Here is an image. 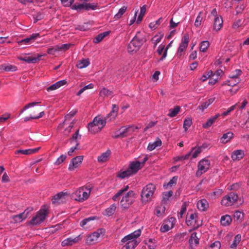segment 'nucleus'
I'll use <instances>...</instances> for the list:
<instances>
[{
	"mask_svg": "<svg viewBox=\"0 0 249 249\" xmlns=\"http://www.w3.org/2000/svg\"><path fill=\"white\" fill-rule=\"evenodd\" d=\"M119 107L115 105H113L111 112L105 118L98 116L95 117L93 121L88 124V127L89 131L94 134L100 132L105 126L107 122L114 120L117 116Z\"/></svg>",
	"mask_w": 249,
	"mask_h": 249,
	"instance_id": "obj_1",
	"label": "nucleus"
},
{
	"mask_svg": "<svg viewBox=\"0 0 249 249\" xmlns=\"http://www.w3.org/2000/svg\"><path fill=\"white\" fill-rule=\"evenodd\" d=\"M47 211L45 209H41L38 211L35 216L33 217L30 223L33 225H37L43 222L47 216Z\"/></svg>",
	"mask_w": 249,
	"mask_h": 249,
	"instance_id": "obj_10",
	"label": "nucleus"
},
{
	"mask_svg": "<svg viewBox=\"0 0 249 249\" xmlns=\"http://www.w3.org/2000/svg\"><path fill=\"white\" fill-rule=\"evenodd\" d=\"M179 110L180 107L178 106H176L174 108H171L169 110V113L168 115L170 117H174L178 114V113L179 111Z\"/></svg>",
	"mask_w": 249,
	"mask_h": 249,
	"instance_id": "obj_41",
	"label": "nucleus"
},
{
	"mask_svg": "<svg viewBox=\"0 0 249 249\" xmlns=\"http://www.w3.org/2000/svg\"><path fill=\"white\" fill-rule=\"evenodd\" d=\"M178 180L177 177H174L171 179L166 184H164L163 187L165 189H167L168 187H171L173 185L176 184Z\"/></svg>",
	"mask_w": 249,
	"mask_h": 249,
	"instance_id": "obj_50",
	"label": "nucleus"
},
{
	"mask_svg": "<svg viewBox=\"0 0 249 249\" xmlns=\"http://www.w3.org/2000/svg\"><path fill=\"white\" fill-rule=\"evenodd\" d=\"M83 160V157L82 156H77L73 158L69 164V170L70 171H74L81 164Z\"/></svg>",
	"mask_w": 249,
	"mask_h": 249,
	"instance_id": "obj_15",
	"label": "nucleus"
},
{
	"mask_svg": "<svg viewBox=\"0 0 249 249\" xmlns=\"http://www.w3.org/2000/svg\"><path fill=\"white\" fill-rule=\"evenodd\" d=\"M197 208L201 211H206L209 207V203L206 199L199 200L197 203Z\"/></svg>",
	"mask_w": 249,
	"mask_h": 249,
	"instance_id": "obj_27",
	"label": "nucleus"
},
{
	"mask_svg": "<svg viewBox=\"0 0 249 249\" xmlns=\"http://www.w3.org/2000/svg\"><path fill=\"white\" fill-rule=\"evenodd\" d=\"M144 42V38L140 32H138L128 46L129 52H136L142 45Z\"/></svg>",
	"mask_w": 249,
	"mask_h": 249,
	"instance_id": "obj_4",
	"label": "nucleus"
},
{
	"mask_svg": "<svg viewBox=\"0 0 249 249\" xmlns=\"http://www.w3.org/2000/svg\"><path fill=\"white\" fill-rule=\"evenodd\" d=\"M40 147H38L33 149H28L24 150L19 149L16 151L15 154H21L26 155H30L37 152L38 150L40 149Z\"/></svg>",
	"mask_w": 249,
	"mask_h": 249,
	"instance_id": "obj_25",
	"label": "nucleus"
},
{
	"mask_svg": "<svg viewBox=\"0 0 249 249\" xmlns=\"http://www.w3.org/2000/svg\"><path fill=\"white\" fill-rule=\"evenodd\" d=\"M223 26V20L221 16L214 18L213 30L216 32L220 30Z\"/></svg>",
	"mask_w": 249,
	"mask_h": 249,
	"instance_id": "obj_26",
	"label": "nucleus"
},
{
	"mask_svg": "<svg viewBox=\"0 0 249 249\" xmlns=\"http://www.w3.org/2000/svg\"><path fill=\"white\" fill-rule=\"evenodd\" d=\"M173 194V192L172 191L163 193L162 201L164 202H166L169 198L172 196Z\"/></svg>",
	"mask_w": 249,
	"mask_h": 249,
	"instance_id": "obj_52",
	"label": "nucleus"
},
{
	"mask_svg": "<svg viewBox=\"0 0 249 249\" xmlns=\"http://www.w3.org/2000/svg\"><path fill=\"white\" fill-rule=\"evenodd\" d=\"M213 75V71H208L207 73L206 74H203L202 76L200 78V80L202 82H204L206 81L208 78H209Z\"/></svg>",
	"mask_w": 249,
	"mask_h": 249,
	"instance_id": "obj_55",
	"label": "nucleus"
},
{
	"mask_svg": "<svg viewBox=\"0 0 249 249\" xmlns=\"http://www.w3.org/2000/svg\"><path fill=\"white\" fill-rule=\"evenodd\" d=\"M233 134L231 132H228L223 135L221 138V142L222 143H226L229 142L233 137Z\"/></svg>",
	"mask_w": 249,
	"mask_h": 249,
	"instance_id": "obj_34",
	"label": "nucleus"
},
{
	"mask_svg": "<svg viewBox=\"0 0 249 249\" xmlns=\"http://www.w3.org/2000/svg\"><path fill=\"white\" fill-rule=\"evenodd\" d=\"M129 189V186L126 185L120 189L113 197L112 199L116 201L118 198L123 196L120 201V205L124 209H126L132 204L134 196V193L133 191H129L125 193Z\"/></svg>",
	"mask_w": 249,
	"mask_h": 249,
	"instance_id": "obj_2",
	"label": "nucleus"
},
{
	"mask_svg": "<svg viewBox=\"0 0 249 249\" xmlns=\"http://www.w3.org/2000/svg\"><path fill=\"white\" fill-rule=\"evenodd\" d=\"M197 216L196 213H192L189 215L186 219V223L188 226H191L193 229H196L200 226V223L197 219Z\"/></svg>",
	"mask_w": 249,
	"mask_h": 249,
	"instance_id": "obj_13",
	"label": "nucleus"
},
{
	"mask_svg": "<svg viewBox=\"0 0 249 249\" xmlns=\"http://www.w3.org/2000/svg\"><path fill=\"white\" fill-rule=\"evenodd\" d=\"M101 234V230H98L97 231L94 232L87 237L86 239V243L89 245L94 244L98 241V239Z\"/></svg>",
	"mask_w": 249,
	"mask_h": 249,
	"instance_id": "obj_17",
	"label": "nucleus"
},
{
	"mask_svg": "<svg viewBox=\"0 0 249 249\" xmlns=\"http://www.w3.org/2000/svg\"><path fill=\"white\" fill-rule=\"evenodd\" d=\"M232 219L230 215L226 214L222 216L220 219V223L221 225L224 226H229L231 223Z\"/></svg>",
	"mask_w": 249,
	"mask_h": 249,
	"instance_id": "obj_33",
	"label": "nucleus"
},
{
	"mask_svg": "<svg viewBox=\"0 0 249 249\" xmlns=\"http://www.w3.org/2000/svg\"><path fill=\"white\" fill-rule=\"evenodd\" d=\"M81 136L79 134V130H77L76 132L72 135V138L70 139L71 142H72V141H75L77 142V140L78 139H80Z\"/></svg>",
	"mask_w": 249,
	"mask_h": 249,
	"instance_id": "obj_57",
	"label": "nucleus"
},
{
	"mask_svg": "<svg viewBox=\"0 0 249 249\" xmlns=\"http://www.w3.org/2000/svg\"><path fill=\"white\" fill-rule=\"evenodd\" d=\"M162 37V35H157L153 37L152 41V42L154 44L155 46H156L157 44L160 41Z\"/></svg>",
	"mask_w": 249,
	"mask_h": 249,
	"instance_id": "obj_53",
	"label": "nucleus"
},
{
	"mask_svg": "<svg viewBox=\"0 0 249 249\" xmlns=\"http://www.w3.org/2000/svg\"><path fill=\"white\" fill-rule=\"evenodd\" d=\"M43 55H44V54H38L36 57L27 56H19L18 58L20 60L29 63H34L40 60V57Z\"/></svg>",
	"mask_w": 249,
	"mask_h": 249,
	"instance_id": "obj_20",
	"label": "nucleus"
},
{
	"mask_svg": "<svg viewBox=\"0 0 249 249\" xmlns=\"http://www.w3.org/2000/svg\"><path fill=\"white\" fill-rule=\"evenodd\" d=\"M111 155V151L110 150H107L105 152L101 154L98 157L97 161L100 163H104L107 161Z\"/></svg>",
	"mask_w": 249,
	"mask_h": 249,
	"instance_id": "obj_23",
	"label": "nucleus"
},
{
	"mask_svg": "<svg viewBox=\"0 0 249 249\" xmlns=\"http://www.w3.org/2000/svg\"><path fill=\"white\" fill-rule=\"evenodd\" d=\"M189 42V36L187 34H185L182 37L181 43L179 44V47L186 50L187 47H188Z\"/></svg>",
	"mask_w": 249,
	"mask_h": 249,
	"instance_id": "obj_30",
	"label": "nucleus"
},
{
	"mask_svg": "<svg viewBox=\"0 0 249 249\" xmlns=\"http://www.w3.org/2000/svg\"><path fill=\"white\" fill-rule=\"evenodd\" d=\"M245 156L244 151L242 150H236L232 152L231 157L233 160L237 161L241 160Z\"/></svg>",
	"mask_w": 249,
	"mask_h": 249,
	"instance_id": "obj_21",
	"label": "nucleus"
},
{
	"mask_svg": "<svg viewBox=\"0 0 249 249\" xmlns=\"http://www.w3.org/2000/svg\"><path fill=\"white\" fill-rule=\"evenodd\" d=\"M71 197L75 200L82 202L88 199V194L84 191V187L79 188L71 195Z\"/></svg>",
	"mask_w": 249,
	"mask_h": 249,
	"instance_id": "obj_8",
	"label": "nucleus"
},
{
	"mask_svg": "<svg viewBox=\"0 0 249 249\" xmlns=\"http://www.w3.org/2000/svg\"><path fill=\"white\" fill-rule=\"evenodd\" d=\"M241 240V236L240 234L236 235L234 239L233 243L231 245V249H235Z\"/></svg>",
	"mask_w": 249,
	"mask_h": 249,
	"instance_id": "obj_43",
	"label": "nucleus"
},
{
	"mask_svg": "<svg viewBox=\"0 0 249 249\" xmlns=\"http://www.w3.org/2000/svg\"><path fill=\"white\" fill-rule=\"evenodd\" d=\"M190 152H191L192 158L194 159L197 158L198 155L202 152L200 148H199L198 147L197 148H192L191 151Z\"/></svg>",
	"mask_w": 249,
	"mask_h": 249,
	"instance_id": "obj_42",
	"label": "nucleus"
},
{
	"mask_svg": "<svg viewBox=\"0 0 249 249\" xmlns=\"http://www.w3.org/2000/svg\"><path fill=\"white\" fill-rule=\"evenodd\" d=\"M30 211L31 210L27 209L23 213L17 215H14L12 216L11 217V222L14 223H17L22 222L27 217Z\"/></svg>",
	"mask_w": 249,
	"mask_h": 249,
	"instance_id": "obj_14",
	"label": "nucleus"
},
{
	"mask_svg": "<svg viewBox=\"0 0 249 249\" xmlns=\"http://www.w3.org/2000/svg\"><path fill=\"white\" fill-rule=\"evenodd\" d=\"M242 185V182H239L237 183H235L232 185H231L230 188H229L230 190H237L240 188V187Z\"/></svg>",
	"mask_w": 249,
	"mask_h": 249,
	"instance_id": "obj_56",
	"label": "nucleus"
},
{
	"mask_svg": "<svg viewBox=\"0 0 249 249\" xmlns=\"http://www.w3.org/2000/svg\"><path fill=\"white\" fill-rule=\"evenodd\" d=\"M39 36L38 33L33 34L29 37H27L25 39H22L18 42V44L24 43L28 44L31 43L33 42L37 37Z\"/></svg>",
	"mask_w": 249,
	"mask_h": 249,
	"instance_id": "obj_28",
	"label": "nucleus"
},
{
	"mask_svg": "<svg viewBox=\"0 0 249 249\" xmlns=\"http://www.w3.org/2000/svg\"><path fill=\"white\" fill-rule=\"evenodd\" d=\"M210 45L208 41H203L201 42L200 46V51L202 52H206Z\"/></svg>",
	"mask_w": 249,
	"mask_h": 249,
	"instance_id": "obj_46",
	"label": "nucleus"
},
{
	"mask_svg": "<svg viewBox=\"0 0 249 249\" xmlns=\"http://www.w3.org/2000/svg\"><path fill=\"white\" fill-rule=\"evenodd\" d=\"M192 124V120L190 118H186L183 122V128L186 131Z\"/></svg>",
	"mask_w": 249,
	"mask_h": 249,
	"instance_id": "obj_47",
	"label": "nucleus"
},
{
	"mask_svg": "<svg viewBox=\"0 0 249 249\" xmlns=\"http://www.w3.org/2000/svg\"><path fill=\"white\" fill-rule=\"evenodd\" d=\"M173 42V41H171L168 44V45L166 46V48L164 50V51L163 52V55L161 57V58L160 59V60H163L164 58H165V57H166L167 56V50L170 47H171L172 46V43Z\"/></svg>",
	"mask_w": 249,
	"mask_h": 249,
	"instance_id": "obj_59",
	"label": "nucleus"
},
{
	"mask_svg": "<svg viewBox=\"0 0 249 249\" xmlns=\"http://www.w3.org/2000/svg\"><path fill=\"white\" fill-rule=\"evenodd\" d=\"M98 6L97 3H87L86 2L83 3H76L72 5L71 9L76 10L78 12H81L84 10L89 11L90 10H94L96 9Z\"/></svg>",
	"mask_w": 249,
	"mask_h": 249,
	"instance_id": "obj_6",
	"label": "nucleus"
},
{
	"mask_svg": "<svg viewBox=\"0 0 249 249\" xmlns=\"http://www.w3.org/2000/svg\"><path fill=\"white\" fill-rule=\"evenodd\" d=\"M129 128L130 127H126L125 126L121 127L119 129L115 132L112 137L115 138H119L120 137H124V134L128 132Z\"/></svg>",
	"mask_w": 249,
	"mask_h": 249,
	"instance_id": "obj_29",
	"label": "nucleus"
},
{
	"mask_svg": "<svg viewBox=\"0 0 249 249\" xmlns=\"http://www.w3.org/2000/svg\"><path fill=\"white\" fill-rule=\"evenodd\" d=\"M146 5H144L141 7L140 13L136 21L137 23H140L142 21L143 17L146 13Z\"/></svg>",
	"mask_w": 249,
	"mask_h": 249,
	"instance_id": "obj_38",
	"label": "nucleus"
},
{
	"mask_svg": "<svg viewBox=\"0 0 249 249\" xmlns=\"http://www.w3.org/2000/svg\"><path fill=\"white\" fill-rule=\"evenodd\" d=\"M94 219V217H90L87 218H85L83 219L82 221L80 222V226L82 227H84L85 225H86L87 223L91 220H92Z\"/></svg>",
	"mask_w": 249,
	"mask_h": 249,
	"instance_id": "obj_60",
	"label": "nucleus"
},
{
	"mask_svg": "<svg viewBox=\"0 0 249 249\" xmlns=\"http://www.w3.org/2000/svg\"><path fill=\"white\" fill-rule=\"evenodd\" d=\"M147 160V158L145 157L142 162H140L137 160L131 162L128 168L131 174L133 175L137 173L138 171L144 165Z\"/></svg>",
	"mask_w": 249,
	"mask_h": 249,
	"instance_id": "obj_11",
	"label": "nucleus"
},
{
	"mask_svg": "<svg viewBox=\"0 0 249 249\" xmlns=\"http://www.w3.org/2000/svg\"><path fill=\"white\" fill-rule=\"evenodd\" d=\"M202 14V12H200L196 19L195 22V26L196 27H198L201 25V22L203 19Z\"/></svg>",
	"mask_w": 249,
	"mask_h": 249,
	"instance_id": "obj_45",
	"label": "nucleus"
},
{
	"mask_svg": "<svg viewBox=\"0 0 249 249\" xmlns=\"http://www.w3.org/2000/svg\"><path fill=\"white\" fill-rule=\"evenodd\" d=\"M116 209V205L113 204L109 207L106 209L104 214L108 216L112 215L115 213Z\"/></svg>",
	"mask_w": 249,
	"mask_h": 249,
	"instance_id": "obj_37",
	"label": "nucleus"
},
{
	"mask_svg": "<svg viewBox=\"0 0 249 249\" xmlns=\"http://www.w3.org/2000/svg\"><path fill=\"white\" fill-rule=\"evenodd\" d=\"M162 20V18H160L158 20H157L154 22H151L149 25V28H150L151 29H152L153 30L156 29L159 26V25L160 24V23Z\"/></svg>",
	"mask_w": 249,
	"mask_h": 249,
	"instance_id": "obj_49",
	"label": "nucleus"
},
{
	"mask_svg": "<svg viewBox=\"0 0 249 249\" xmlns=\"http://www.w3.org/2000/svg\"><path fill=\"white\" fill-rule=\"evenodd\" d=\"M69 194L67 192H61L56 195H55L53 199V203H57L59 202L60 201H62L63 199H65L66 196H68Z\"/></svg>",
	"mask_w": 249,
	"mask_h": 249,
	"instance_id": "obj_22",
	"label": "nucleus"
},
{
	"mask_svg": "<svg viewBox=\"0 0 249 249\" xmlns=\"http://www.w3.org/2000/svg\"><path fill=\"white\" fill-rule=\"evenodd\" d=\"M149 249H155L156 245L155 243L153 242V239H149L148 240V242L147 243Z\"/></svg>",
	"mask_w": 249,
	"mask_h": 249,
	"instance_id": "obj_63",
	"label": "nucleus"
},
{
	"mask_svg": "<svg viewBox=\"0 0 249 249\" xmlns=\"http://www.w3.org/2000/svg\"><path fill=\"white\" fill-rule=\"evenodd\" d=\"M67 83V81L66 80H62L59 81L55 83L52 85L51 86H49L47 88V90L48 91H50L52 90H54L56 89H58V88H60L61 87L66 85Z\"/></svg>",
	"mask_w": 249,
	"mask_h": 249,
	"instance_id": "obj_24",
	"label": "nucleus"
},
{
	"mask_svg": "<svg viewBox=\"0 0 249 249\" xmlns=\"http://www.w3.org/2000/svg\"><path fill=\"white\" fill-rule=\"evenodd\" d=\"M72 46V44L71 43L57 45V49L59 52L66 51L69 50L70 48V47H71Z\"/></svg>",
	"mask_w": 249,
	"mask_h": 249,
	"instance_id": "obj_40",
	"label": "nucleus"
},
{
	"mask_svg": "<svg viewBox=\"0 0 249 249\" xmlns=\"http://www.w3.org/2000/svg\"><path fill=\"white\" fill-rule=\"evenodd\" d=\"M132 175L130 172L128 168H127L125 170H121L119 171L117 174V177L122 179L124 178H125L129 177Z\"/></svg>",
	"mask_w": 249,
	"mask_h": 249,
	"instance_id": "obj_36",
	"label": "nucleus"
},
{
	"mask_svg": "<svg viewBox=\"0 0 249 249\" xmlns=\"http://www.w3.org/2000/svg\"><path fill=\"white\" fill-rule=\"evenodd\" d=\"M236 106V104H235L233 106H232L227 111L223 112L221 114V115L222 116H225L228 115L231 111H232L235 108Z\"/></svg>",
	"mask_w": 249,
	"mask_h": 249,
	"instance_id": "obj_61",
	"label": "nucleus"
},
{
	"mask_svg": "<svg viewBox=\"0 0 249 249\" xmlns=\"http://www.w3.org/2000/svg\"><path fill=\"white\" fill-rule=\"evenodd\" d=\"M219 115V114H217L215 116L209 119L205 124H203V127L208 128L210 127L215 122Z\"/></svg>",
	"mask_w": 249,
	"mask_h": 249,
	"instance_id": "obj_32",
	"label": "nucleus"
},
{
	"mask_svg": "<svg viewBox=\"0 0 249 249\" xmlns=\"http://www.w3.org/2000/svg\"><path fill=\"white\" fill-rule=\"evenodd\" d=\"M211 161L207 158L201 160L197 164V170L196 175L197 177H200L203 174L206 173L210 168Z\"/></svg>",
	"mask_w": 249,
	"mask_h": 249,
	"instance_id": "obj_7",
	"label": "nucleus"
},
{
	"mask_svg": "<svg viewBox=\"0 0 249 249\" xmlns=\"http://www.w3.org/2000/svg\"><path fill=\"white\" fill-rule=\"evenodd\" d=\"M199 238L197 236L196 232H193L189 240V243L191 249H195L199 244Z\"/></svg>",
	"mask_w": 249,
	"mask_h": 249,
	"instance_id": "obj_19",
	"label": "nucleus"
},
{
	"mask_svg": "<svg viewBox=\"0 0 249 249\" xmlns=\"http://www.w3.org/2000/svg\"><path fill=\"white\" fill-rule=\"evenodd\" d=\"M112 91L106 88H103L100 92V95L102 97H108L112 96Z\"/></svg>",
	"mask_w": 249,
	"mask_h": 249,
	"instance_id": "obj_48",
	"label": "nucleus"
},
{
	"mask_svg": "<svg viewBox=\"0 0 249 249\" xmlns=\"http://www.w3.org/2000/svg\"><path fill=\"white\" fill-rule=\"evenodd\" d=\"M127 7L126 6H123L121 8L118 13L115 15L114 18L115 19H118L120 18L122 16L124 15V14L126 10Z\"/></svg>",
	"mask_w": 249,
	"mask_h": 249,
	"instance_id": "obj_44",
	"label": "nucleus"
},
{
	"mask_svg": "<svg viewBox=\"0 0 249 249\" xmlns=\"http://www.w3.org/2000/svg\"><path fill=\"white\" fill-rule=\"evenodd\" d=\"M241 73V71L239 69H236L233 72L231 73L229 77L231 79H234V83H229L228 86L233 87L238 84L240 81V79L239 77V76L240 75Z\"/></svg>",
	"mask_w": 249,
	"mask_h": 249,
	"instance_id": "obj_18",
	"label": "nucleus"
},
{
	"mask_svg": "<svg viewBox=\"0 0 249 249\" xmlns=\"http://www.w3.org/2000/svg\"><path fill=\"white\" fill-rule=\"evenodd\" d=\"M141 234V230L138 229L133 232H132L128 235L124 236L122 240V243H125V245L129 246L132 249L135 248L139 244L140 241L137 240L138 237Z\"/></svg>",
	"mask_w": 249,
	"mask_h": 249,
	"instance_id": "obj_3",
	"label": "nucleus"
},
{
	"mask_svg": "<svg viewBox=\"0 0 249 249\" xmlns=\"http://www.w3.org/2000/svg\"><path fill=\"white\" fill-rule=\"evenodd\" d=\"M161 145V141L160 138H157L155 142L149 143L147 146V149L149 151H152L156 147L160 146Z\"/></svg>",
	"mask_w": 249,
	"mask_h": 249,
	"instance_id": "obj_31",
	"label": "nucleus"
},
{
	"mask_svg": "<svg viewBox=\"0 0 249 249\" xmlns=\"http://www.w3.org/2000/svg\"><path fill=\"white\" fill-rule=\"evenodd\" d=\"M0 69L6 71H16L18 69L16 66L11 65H1L0 66Z\"/></svg>",
	"mask_w": 249,
	"mask_h": 249,
	"instance_id": "obj_35",
	"label": "nucleus"
},
{
	"mask_svg": "<svg viewBox=\"0 0 249 249\" xmlns=\"http://www.w3.org/2000/svg\"><path fill=\"white\" fill-rule=\"evenodd\" d=\"M221 244L219 241H216L211 245L210 249H219Z\"/></svg>",
	"mask_w": 249,
	"mask_h": 249,
	"instance_id": "obj_64",
	"label": "nucleus"
},
{
	"mask_svg": "<svg viewBox=\"0 0 249 249\" xmlns=\"http://www.w3.org/2000/svg\"><path fill=\"white\" fill-rule=\"evenodd\" d=\"M244 217V213L239 211H236L233 215V218L235 220H241Z\"/></svg>",
	"mask_w": 249,
	"mask_h": 249,
	"instance_id": "obj_51",
	"label": "nucleus"
},
{
	"mask_svg": "<svg viewBox=\"0 0 249 249\" xmlns=\"http://www.w3.org/2000/svg\"><path fill=\"white\" fill-rule=\"evenodd\" d=\"M43 17V15L40 13H37L36 15H34V22L41 19Z\"/></svg>",
	"mask_w": 249,
	"mask_h": 249,
	"instance_id": "obj_62",
	"label": "nucleus"
},
{
	"mask_svg": "<svg viewBox=\"0 0 249 249\" xmlns=\"http://www.w3.org/2000/svg\"><path fill=\"white\" fill-rule=\"evenodd\" d=\"M89 64L88 59H84L79 61L77 64V67L79 69H83L88 67Z\"/></svg>",
	"mask_w": 249,
	"mask_h": 249,
	"instance_id": "obj_39",
	"label": "nucleus"
},
{
	"mask_svg": "<svg viewBox=\"0 0 249 249\" xmlns=\"http://www.w3.org/2000/svg\"><path fill=\"white\" fill-rule=\"evenodd\" d=\"M57 52H59L57 45L54 46L52 48H50L47 50L48 53L52 55L54 54V53Z\"/></svg>",
	"mask_w": 249,
	"mask_h": 249,
	"instance_id": "obj_58",
	"label": "nucleus"
},
{
	"mask_svg": "<svg viewBox=\"0 0 249 249\" xmlns=\"http://www.w3.org/2000/svg\"><path fill=\"white\" fill-rule=\"evenodd\" d=\"M238 198V196L236 194L231 192L223 197L221 204L226 207L232 206L237 201Z\"/></svg>",
	"mask_w": 249,
	"mask_h": 249,
	"instance_id": "obj_9",
	"label": "nucleus"
},
{
	"mask_svg": "<svg viewBox=\"0 0 249 249\" xmlns=\"http://www.w3.org/2000/svg\"><path fill=\"white\" fill-rule=\"evenodd\" d=\"M66 155H61L59 158H57L55 162H54V164L56 165H58L61 164L62 162L64 161V160L66 159Z\"/></svg>",
	"mask_w": 249,
	"mask_h": 249,
	"instance_id": "obj_54",
	"label": "nucleus"
},
{
	"mask_svg": "<svg viewBox=\"0 0 249 249\" xmlns=\"http://www.w3.org/2000/svg\"><path fill=\"white\" fill-rule=\"evenodd\" d=\"M176 221V218L173 217H171L168 219L165 220L160 228V231L163 232L168 231L174 227Z\"/></svg>",
	"mask_w": 249,
	"mask_h": 249,
	"instance_id": "obj_12",
	"label": "nucleus"
},
{
	"mask_svg": "<svg viewBox=\"0 0 249 249\" xmlns=\"http://www.w3.org/2000/svg\"><path fill=\"white\" fill-rule=\"evenodd\" d=\"M82 239V237L81 234L76 236L75 238L69 237L65 239L61 242V246L62 247L70 246L73 244L78 243Z\"/></svg>",
	"mask_w": 249,
	"mask_h": 249,
	"instance_id": "obj_16",
	"label": "nucleus"
},
{
	"mask_svg": "<svg viewBox=\"0 0 249 249\" xmlns=\"http://www.w3.org/2000/svg\"><path fill=\"white\" fill-rule=\"evenodd\" d=\"M155 190V186L152 183L148 184L143 187L141 193L142 203H146L151 200Z\"/></svg>",
	"mask_w": 249,
	"mask_h": 249,
	"instance_id": "obj_5",
	"label": "nucleus"
}]
</instances>
